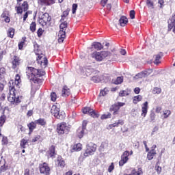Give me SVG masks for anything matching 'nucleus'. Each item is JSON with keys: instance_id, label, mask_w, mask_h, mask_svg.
<instances>
[{"instance_id": "17", "label": "nucleus", "mask_w": 175, "mask_h": 175, "mask_svg": "<svg viewBox=\"0 0 175 175\" xmlns=\"http://www.w3.org/2000/svg\"><path fill=\"white\" fill-rule=\"evenodd\" d=\"M119 23L121 27H125V25L128 24V18L124 16H121L119 20Z\"/></svg>"}, {"instance_id": "15", "label": "nucleus", "mask_w": 175, "mask_h": 175, "mask_svg": "<svg viewBox=\"0 0 175 175\" xmlns=\"http://www.w3.org/2000/svg\"><path fill=\"white\" fill-rule=\"evenodd\" d=\"M94 72V69L91 67H86L83 68L82 75L83 76H91V73Z\"/></svg>"}, {"instance_id": "5", "label": "nucleus", "mask_w": 175, "mask_h": 175, "mask_svg": "<svg viewBox=\"0 0 175 175\" xmlns=\"http://www.w3.org/2000/svg\"><path fill=\"white\" fill-rule=\"evenodd\" d=\"M95 151H96V144L90 142L86 146L84 157H90V155H94Z\"/></svg>"}, {"instance_id": "2", "label": "nucleus", "mask_w": 175, "mask_h": 175, "mask_svg": "<svg viewBox=\"0 0 175 175\" xmlns=\"http://www.w3.org/2000/svg\"><path fill=\"white\" fill-rule=\"evenodd\" d=\"M26 73L29 80L37 84L42 83V79H39L38 77L44 76L46 75L44 71H40L33 67H28Z\"/></svg>"}, {"instance_id": "34", "label": "nucleus", "mask_w": 175, "mask_h": 175, "mask_svg": "<svg viewBox=\"0 0 175 175\" xmlns=\"http://www.w3.org/2000/svg\"><path fill=\"white\" fill-rule=\"evenodd\" d=\"M6 73V69L5 68H0V80H2L5 77V74Z\"/></svg>"}, {"instance_id": "55", "label": "nucleus", "mask_w": 175, "mask_h": 175, "mask_svg": "<svg viewBox=\"0 0 175 175\" xmlns=\"http://www.w3.org/2000/svg\"><path fill=\"white\" fill-rule=\"evenodd\" d=\"M156 116H157V115L155 114V112H154V111L150 112V117L151 121H154L155 120Z\"/></svg>"}, {"instance_id": "58", "label": "nucleus", "mask_w": 175, "mask_h": 175, "mask_svg": "<svg viewBox=\"0 0 175 175\" xmlns=\"http://www.w3.org/2000/svg\"><path fill=\"white\" fill-rule=\"evenodd\" d=\"M6 170H8V167H5V165L1 166L0 173H4V172H6Z\"/></svg>"}, {"instance_id": "3", "label": "nucleus", "mask_w": 175, "mask_h": 175, "mask_svg": "<svg viewBox=\"0 0 175 175\" xmlns=\"http://www.w3.org/2000/svg\"><path fill=\"white\" fill-rule=\"evenodd\" d=\"M51 113L57 118L58 120H64V117H65V112L62 111L59 109V107L57 105H53L51 109Z\"/></svg>"}, {"instance_id": "18", "label": "nucleus", "mask_w": 175, "mask_h": 175, "mask_svg": "<svg viewBox=\"0 0 175 175\" xmlns=\"http://www.w3.org/2000/svg\"><path fill=\"white\" fill-rule=\"evenodd\" d=\"M124 175H143V170L142 168H138L137 170H132L130 174H124Z\"/></svg>"}, {"instance_id": "49", "label": "nucleus", "mask_w": 175, "mask_h": 175, "mask_svg": "<svg viewBox=\"0 0 175 175\" xmlns=\"http://www.w3.org/2000/svg\"><path fill=\"white\" fill-rule=\"evenodd\" d=\"M51 99L53 102H55V100H57V94L55 92H52L51 94Z\"/></svg>"}, {"instance_id": "22", "label": "nucleus", "mask_w": 175, "mask_h": 175, "mask_svg": "<svg viewBox=\"0 0 175 175\" xmlns=\"http://www.w3.org/2000/svg\"><path fill=\"white\" fill-rule=\"evenodd\" d=\"M57 163L58 164V166L60 167H65L66 163H65V161L63 160L61 157H58L57 160Z\"/></svg>"}, {"instance_id": "45", "label": "nucleus", "mask_w": 175, "mask_h": 175, "mask_svg": "<svg viewBox=\"0 0 175 175\" xmlns=\"http://www.w3.org/2000/svg\"><path fill=\"white\" fill-rule=\"evenodd\" d=\"M171 114L172 111H170V110H165L163 111L164 118H167Z\"/></svg>"}, {"instance_id": "52", "label": "nucleus", "mask_w": 175, "mask_h": 175, "mask_svg": "<svg viewBox=\"0 0 175 175\" xmlns=\"http://www.w3.org/2000/svg\"><path fill=\"white\" fill-rule=\"evenodd\" d=\"M76 10H77V4L74 3L72 6V14H76Z\"/></svg>"}, {"instance_id": "37", "label": "nucleus", "mask_w": 175, "mask_h": 175, "mask_svg": "<svg viewBox=\"0 0 175 175\" xmlns=\"http://www.w3.org/2000/svg\"><path fill=\"white\" fill-rule=\"evenodd\" d=\"M8 35L9 38H13V36H14V29L10 28L8 29Z\"/></svg>"}, {"instance_id": "24", "label": "nucleus", "mask_w": 175, "mask_h": 175, "mask_svg": "<svg viewBox=\"0 0 175 175\" xmlns=\"http://www.w3.org/2000/svg\"><path fill=\"white\" fill-rule=\"evenodd\" d=\"M58 36H59V39H58L59 43H62L64 42V39L66 38V34L64 33L63 31H61V32H59Z\"/></svg>"}, {"instance_id": "26", "label": "nucleus", "mask_w": 175, "mask_h": 175, "mask_svg": "<svg viewBox=\"0 0 175 175\" xmlns=\"http://www.w3.org/2000/svg\"><path fill=\"white\" fill-rule=\"evenodd\" d=\"M157 155V152H148L147 154V159L151 161L154 159V157Z\"/></svg>"}, {"instance_id": "4", "label": "nucleus", "mask_w": 175, "mask_h": 175, "mask_svg": "<svg viewBox=\"0 0 175 175\" xmlns=\"http://www.w3.org/2000/svg\"><path fill=\"white\" fill-rule=\"evenodd\" d=\"M110 53L107 51H101V52H94L92 54V58H94L96 61H103L106 57H109Z\"/></svg>"}, {"instance_id": "44", "label": "nucleus", "mask_w": 175, "mask_h": 175, "mask_svg": "<svg viewBox=\"0 0 175 175\" xmlns=\"http://www.w3.org/2000/svg\"><path fill=\"white\" fill-rule=\"evenodd\" d=\"M107 92H109V90H107V88H105L103 90H101L100 92L99 96H105V95H106Z\"/></svg>"}, {"instance_id": "36", "label": "nucleus", "mask_w": 175, "mask_h": 175, "mask_svg": "<svg viewBox=\"0 0 175 175\" xmlns=\"http://www.w3.org/2000/svg\"><path fill=\"white\" fill-rule=\"evenodd\" d=\"M30 31L31 32H35L36 31V23L32 22L30 24Z\"/></svg>"}, {"instance_id": "30", "label": "nucleus", "mask_w": 175, "mask_h": 175, "mask_svg": "<svg viewBox=\"0 0 175 175\" xmlns=\"http://www.w3.org/2000/svg\"><path fill=\"white\" fill-rule=\"evenodd\" d=\"M6 122V116L5 114H3L0 117V128L3 126V124Z\"/></svg>"}, {"instance_id": "39", "label": "nucleus", "mask_w": 175, "mask_h": 175, "mask_svg": "<svg viewBox=\"0 0 175 175\" xmlns=\"http://www.w3.org/2000/svg\"><path fill=\"white\" fill-rule=\"evenodd\" d=\"M21 7L24 12H27L28 10V2L24 1Z\"/></svg>"}, {"instance_id": "47", "label": "nucleus", "mask_w": 175, "mask_h": 175, "mask_svg": "<svg viewBox=\"0 0 175 175\" xmlns=\"http://www.w3.org/2000/svg\"><path fill=\"white\" fill-rule=\"evenodd\" d=\"M107 118H111V113H108L101 116V120H107Z\"/></svg>"}, {"instance_id": "43", "label": "nucleus", "mask_w": 175, "mask_h": 175, "mask_svg": "<svg viewBox=\"0 0 175 175\" xmlns=\"http://www.w3.org/2000/svg\"><path fill=\"white\" fill-rule=\"evenodd\" d=\"M146 4L148 8H149L150 9H154V3H152V1H151L150 0H147Z\"/></svg>"}, {"instance_id": "14", "label": "nucleus", "mask_w": 175, "mask_h": 175, "mask_svg": "<svg viewBox=\"0 0 175 175\" xmlns=\"http://www.w3.org/2000/svg\"><path fill=\"white\" fill-rule=\"evenodd\" d=\"M21 62H23V61L21 60V59H20V57L17 56H14L13 60H12L13 69H16L17 66H20V64H21Z\"/></svg>"}, {"instance_id": "32", "label": "nucleus", "mask_w": 175, "mask_h": 175, "mask_svg": "<svg viewBox=\"0 0 175 175\" xmlns=\"http://www.w3.org/2000/svg\"><path fill=\"white\" fill-rule=\"evenodd\" d=\"M85 133V130H83L82 129H79L77 130L78 137H79V139H81L84 136Z\"/></svg>"}, {"instance_id": "60", "label": "nucleus", "mask_w": 175, "mask_h": 175, "mask_svg": "<svg viewBox=\"0 0 175 175\" xmlns=\"http://www.w3.org/2000/svg\"><path fill=\"white\" fill-rule=\"evenodd\" d=\"M103 80L105 83H109V81H110V77L105 75L103 77Z\"/></svg>"}, {"instance_id": "7", "label": "nucleus", "mask_w": 175, "mask_h": 175, "mask_svg": "<svg viewBox=\"0 0 175 175\" xmlns=\"http://www.w3.org/2000/svg\"><path fill=\"white\" fill-rule=\"evenodd\" d=\"M39 23L44 27V25H47V23H50L51 21V16L49 14V13L45 12L42 15L39 17Z\"/></svg>"}, {"instance_id": "20", "label": "nucleus", "mask_w": 175, "mask_h": 175, "mask_svg": "<svg viewBox=\"0 0 175 175\" xmlns=\"http://www.w3.org/2000/svg\"><path fill=\"white\" fill-rule=\"evenodd\" d=\"M49 154L51 158H54V157H55V146H51V147L49 148Z\"/></svg>"}, {"instance_id": "64", "label": "nucleus", "mask_w": 175, "mask_h": 175, "mask_svg": "<svg viewBox=\"0 0 175 175\" xmlns=\"http://www.w3.org/2000/svg\"><path fill=\"white\" fill-rule=\"evenodd\" d=\"M156 113H160L162 111V107L157 106L155 109Z\"/></svg>"}, {"instance_id": "27", "label": "nucleus", "mask_w": 175, "mask_h": 175, "mask_svg": "<svg viewBox=\"0 0 175 175\" xmlns=\"http://www.w3.org/2000/svg\"><path fill=\"white\" fill-rule=\"evenodd\" d=\"M142 99H143V96L138 95L134 96L133 102L134 105H137V102H141Z\"/></svg>"}, {"instance_id": "29", "label": "nucleus", "mask_w": 175, "mask_h": 175, "mask_svg": "<svg viewBox=\"0 0 175 175\" xmlns=\"http://www.w3.org/2000/svg\"><path fill=\"white\" fill-rule=\"evenodd\" d=\"M111 126H113V128H116L117 126H120V125H124V120H118L117 122H116L115 123L111 124Z\"/></svg>"}, {"instance_id": "40", "label": "nucleus", "mask_w": 175, "mask_h": 175, "mask_svg": "<svg viewBox=\"0 0 175 175\" xmlns=\"http://www.w3.org/2000/svg\"><path fill=\"white\" fill-rule=\"evenodd\" d=\"M107 142H103L99 148V151H103L105 148H107Z\"/></svg>"}, {"instance_id": "42", "label": "nucleus", "mask_w": 175, "mask_h": 175, "mask_svg": "<svg viewBox=\"0 0 175 175\" xmlns=\"http://www.w3.org/2000/svg\"><path fill=\"white\" fill-rule=\"evenodd\" d=\"M159 59H161V55H157L155 60L154 61V64L155 65H159V64H161V62L159 61Z\"/></svg>"}, {"instance_id": "12", "label": "nucleus", "mask_w": 175, "mask_h": 175, "mask_svg": "<svg viewBox=\"0 0 175 175\" xmlns=\"http://www.w3.org/2000/svg\"><path fill=\"white\" fill-rule=\"evenodd\" d=\"M40 172L42 174L50 175V167L46 163L40 165Z\"/></svg>"}, {"instance_id": "16", "label": "nucleus", "mask_w": 175, "mask_h": 175, "mask_svg": "<svg viewBox=\"0 0 175 175\" xmlns=\"http://www.w3.org/2000/svg\"><path fill=\"white\" fill-rule=\"evenodd\" d=\"M60 30L59 32H63V33L66 34V29L68 28V23L66 21L62 22L59 25Z\"/></svg>"}, {"instance_id": "6", "label": "nucleus", "mask_w": 175, "mask_h": 175, "mask_svg": "<svg viewBox=\"0 0 175 175\" xmlns=\"http://www.w3.org/2000/svg\"><path fill=\"white\" fill-rule=\"evenodd\" d=\"M57 131L59 135L68 134L70 131V127L66 123H60L57 124Z\"/></svg>"}, {"instance_id": "33", "label": "nucleus", "mask_w": 175, "mask_h": 175, "mask_svg": "<svg viewBox=\"0 0 175 175\" xmlns=\"http://www.w3.org/2000/svg\"><path fill=\"white\" fill-rule=\"evenodd\" d=\"M81 144H77L73 146L72 151H81Z\"/></svg>"}, {"instance_id": "57", "label": "nucleus", "mask_w": 175, "mask_h": 175, "mask_svg": "<svg viewBox=\"0 0 175 175\" xmlns=\"http://www.w3.org/2000/svg\"><path fill=\"white\" fill-rule=\"evenodd\" d=\"M92 80L94 83H99L100 81V78H99V77H93Z\"/></svg>"}, {"instance_id": "48", "label": "nucleus", "mask_w": 175, "mask_h": 175, "mask_svg": "<svg viewBox=\"0 0 175 175\" xmlns=\"http://www.w3.org/2000/svg\"><path fill=\"white\" fill-rule=\"evenodd\" d=\"M27 143H28V141H27L25 139H23L21 142V147H22V148H25Z\"/></svg>"}, {"instance_id": "19", "label": "nucleus", "mask_w": 175, "mask_h": 175, "mask_svg": "<svg viewBox=\"0 0 175 175\" xmlns=\"http://www.w3.org/2000/svg\"><path fill=\"white\" fill-rule=\"evenodd\" d=\"M123 81H124V77H118L117 79H113L112 81V83L113 84H116V85H118V84H122Z\"/></svg>"}, {"instance_id": "11", "label": "nucleus", "mask_w": 175, "mask_h": 175, "mask_svg": "<svg viewBox=\"0 0 175 175\" xmlns=\"http://www.w3.org/2000/svg\"><path fill=\"white\" fill-rule=\"evenodd\" d=\"M83 114H89L91 117H94V118H98L99 115H98L94 109L85 107L84 109H82Z\"/></svg>"}, {"instance_id": "21", "label": "nucleus", "mask_w": 175, "mask_h": 175, "mask_svg": "<svg viewBox=\"0 0 175 175\" xmlns=\"http://www.w3.org/2000/svg\"><path fill=\"white\" fill-rule=\"evenodd\" d=\"M92 46L95 49V50H97V51L102 50V49H103V45L100 42H94L92 44Z\"/></svg>"}, {"instance_id": "61", "label": "nucleus", "mask_w": 175, "mask_h": 175, "mask_svg": "<svg viewBox=\"0 0 175 175\" xmlns=\"http://www.w3.org/2000/svg\"><path fill=\"white\" fill-rule=\"evenodd\" d=\"M53 3H55V0H46V5L49 6L50 5H53Z\"/></svg>"}, {"instance_id": "41", "label": "nucleus", "mask_w": 175, "mask_h": 175, "mask_svg": "<svg viewBox=\"0 0 175 175\" xmlns=\"http://www.w3.org/2000/svg\"><path fill=\"white\" fill-rule=\"evenodd\" d=\"M144 73V76L145 77H147V76H150L151 73H152V69H148L146 70L142 71Z\"/></svg>"}, {"instance_id": "38", "label": "nucleus", "mask_w": 175, "mask_h": 175, "mask_svg": "<svg viewBox=\"0 0 175 175\" xmlns=\"http://www.w3.org/2000/svg\"><path fill=\"white\" fill-rule=\"evenodd\" d=\"M129 92L128 90H122L119 92V96H128Z\"/></svg>"}, {"instance_id": "50", "label": "nucleus", "mask_w": 175, "mask_h": 175, "mask_svg": "<svg viewBox=\"0 0 175 175\" xmlns=\"http://www.w3.org/2000/svg\"><path fill=\"white\" fill-rule=\"evenodd\" d=\"M88 124V122H87V120H84L82 123V127L79 128V129H83V131H85V129H87Z\"/></svg>"}, {"instance_id": "63", "label": "nucleus", "mask_w": 175, "mask_h": 175, "mask_svg": "<svg viewBox=\"0 0 175 175\" xmlns=\"http://www.w3.org/2000/svg\"><path fill=\"white\" fill-rule=\"evenodd\" d=\"M2 144H8V137H3Z\"/></svg>"}, {"instance_id": "28", "label": "nucleus", "mask_w": 175, "mask_h": 175, "mask_svg": "<svg viewBox=\"0 0 175 175\" xmlns=\"http://www.w3.org/2000/svg\"><path fill=\"white\" fill-rule=\"evenodd\" d=\"M34 53L36 55H40L41 54H42L40 51H39V45L36 43L34 44Z\"/></svg>"}, {"instance_id": "13", "label": "nucleus", "mask_w": 175, "mask_h": 175, "mask_svg": "<svg viewBox=\"0 0 175 175\" xmlns=\"http://www.w3.org/2000/svg\"><path fill=\"white\" fill-rule=\"evenodd\" d=\"M148 113V102L146 101L142 105V117H146Z\"/></svg>"}, {"instance_id": "31", "label": "nucleus", "mask_w": 175, "mask_h": 175, "mask_svg": "<svg viewBox=\"0 0 175 175\" xmlns=\"http://www.w3.org/2000/svg\"><path fill=\"white\" fill-rule=\"evenodd\" d=\"M36 124H38V125H41V126H44L46 125V121L44 119L40 118L37 120H35Z\"/></svg>"}, {"instance_id": "10", "label": "nucleus", "mask_w": 175, "mask_h": 175, "mask_svg": "<svg viewBox=\"0 0 175 175\" xmlns=\"http://www.w3.org/2000/svg\"><path fill=\"white\" fill-rule=\"evenodd\" d=\"M129 151L126 150L123 152L122 155L121 156V160L119 161L120 166H124L128 161H129Z\"/></svg>"}, {"instance_id": "54", "label": "nucleus", "mask_w": 175, "mask_h": 175, "mask_svg": "<svg viewBox=\"0 0 175 175\" xmlns=\"http://www.w3.org/2000/svg\"><path fill=\"white\" fill-rule=\"evenodd\" d=\"M15 9H16L18 14H23V8H21V6L16 7Z\"/></svg>"}, {"instance_id": "1", "label": "nucleus", "mask_w": 175, "mask_h": 175, "mask_svg": "<svg viewBox=\"0 0 175 175\" xmlns=\"http://www.w3.org/2000/svg\"><path fill=\"white\" fill-rule=\"evenodd\" d=\"M20 83H21V79H20V75H18V74L16 75L14 81H11L10 82V84L12 83V86H10L11 89L10 90V94L8 96V100L10 102L11 105H17L21 102V98H23V96H16L14 92V85L20 87Z\"/></svg>"}, {"instance_id": "8", "label": "nucleus", "mask_w": 175, "mask_h": 175, "mask_svg": "<svg viewBox=\"0 0 175 175\" xmlns=\"http://www.w3.org/2000/svg\"><path fill=\"white\" fill-rule=\"evenodd\" d=\"M37 62L38 65H40L42 69H44V68H46L47 64H49V62L47 61V58L44 57L43 54L39 55L38 56Z\"/></svg>"}, {"instance_id": "53", "label": "nucleus", "mask_w": 175, "mask_h": 175, "mask_svg": "<svg viewBox=\"0 0 175 175\" xmlns=\"http://www.w3.org/2000/svg\"><path fill=\"white\" fill-rule=\"evenodd\" d=\"M43 32H44V30L42 29V28H39L37 31V35L38 38H40L42 35H43Z\"/></svg>"}, {"instance_id": "62", "label": "nucleus", "mask_w": 175, "mask_h": 175, "mask_svg": "<svg viewBox=\"0 0 175 175\" xmlns=\"http://www.w3.org/2000/svg\"><path fill=\"white\" fill-rule=\"evenodd\" d=\"M130 17L131 20H133V18H135V10L130 11Z\"/></svg>"}, {"instance_id": "9", "label": "nucleus", "mask_w": 175, "mask_h": 175, "mask_svg": "<svg viewBox=\"0 0 175 175\" xmlns=\"http://www.w3.org/2000/svg\"><path fill=\"white\" fill-rule=\"evenodd\" d=\"M122 106H125L124 103H116L111 106L109 110L110 111H113V116H117V114H118V110H120Z\"/></svg>"}, {"instance_id": "56", "label": "nucleus", "mask_w": 175, "mask_h": 175, "mask_svg": "<svg viewBox=\"0 0 175 175\" xmlns=\"http://www.w3.org/2000/svg\"><path fill=\"white\" fill-rule=\"evenodd\" d=\"M40 139V135H36L32 139L31 143H36Z\"/></svg>"}, {"instance_id": "35", "label": "nucleus", "mask_w": 175, "mask_h": 175, "mask_svg": "<svg viewBox=\"0 0 175 175\" xmlns=\"http://www.w3.org/2000/svg\"><path fill=\"white\" fill-rule=\"evenodd\" d=\"M69 15V11H64L62 15V18L60 20L61 23L65 21V17H68Z\"/></svg>"}, {"instance_id": "23", "label": "nucleus", "mask_w": 175, "mask_h": 175, "mask_svg": "<svg viewBox=\"0 0 175 175\" xmlns=\"http://www.w3.org/2000/svg\"><path fill=\"white\" fill-rule=\"evenodd\" d=\"M62 95L65 97L69 96L70 95V90L68 88L64 87Z\"/></svg>"}, {"instance_id": "51", "label": "nucleus", "mask_w": 175, "mask_h": 175, "mask_svg": "<svg viewBox=\"0 0 175 175\" xmlns=\"http://www.w3.org/2000/svg\"><path fill=\"white\" fill-rule=\"evenodd\" d=\"M143 77H144V74L142 71V72L138 73L137 75H136L135 77V79H143Z\"/></svg>"}, {"instance_id": "25", "label": "nucleus", "mask_w": 175, "mask_h": 175, "mask_svg": "<svg viewBox=\"0 0 175 175\" xmlns=\"http://www.w3.org/2000/svg\"><path fill=\"white\" fill-rule=\"evenodd\" d=\"M27 126L30 131V132H33V130L36 129V122H31L29 124H27Z\"/></svg>"}, {"instance_id": "46", "label": "nucleus", "mask_w": 175, "mask_h": 175, "mask_svg": "<svg viewBox=\"0 0 175 175\" xmlns=\"http://www.w3.org/2000/svg\"><path fill=\"white\" fill-rule=\"evenodd\" d=\"M161 92H162V89H161V88H154L153 94H161Z\"/></svg>"}, {"instance_id": "59", "label": "nucleus", "mask_w": 175, "mask_h": 175, "mask_svg": "<svg viewBox=\"0 0 175 175\" xmlns=\"http://www.w3.org/2000/svg\"><path fill=\"white\" fill-rule=\"evenodd\" d=\"M112 170H114V163H111L108 168V172L111 173Z\"/></svg>"}]
</instances>
